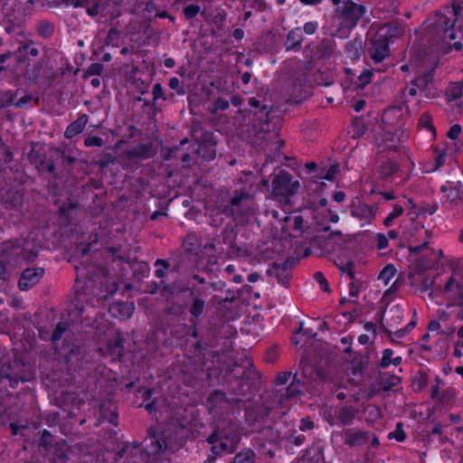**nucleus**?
I'll list each match as a JSON object with an SVG mask.
<instances>
[{
	"mask_svg": "<svg viewBox=\"0 0 463 463\" xmlns=\"http://www.w3.org/2000/svg\"><path fill=\"white\" fill-rule=\"evenodd\" d=\"M463 12V1L452 5V18L441 13H436L427 20L424 38L435 50L454 48L459 51L463 47V34L457 25Z\"/></svg>",
	"mask_w": 463,
	"mask_h": 463,
	"instance_id": "nucleus-1",
	"label": "nucleus"
},
{
	"mask_svg": "<svg viewBox=\"0 0 463 463\" xmlns=\"http://www.w3.org/2000/svg\"><path fill=\"white\" fill-rule=\"evenodd\" d=\"M232 379L229 383V391L237 396H245L250 392L254 384L253 375L257 372L253 368V362L248 356L241 358L240 364L235 362L230 369Z\"/></svg>",
	"mask_w": 463,
	"mask_h": 463,
	"instance_id": "nucleus-2",
	"label": "nucleus"
},
{
	"mask_svg": "<svg viewBox=\"0 0 463 463\" xmlns=\"http://www.w3.org/2000/svg\"><path fill=\"white\" fill-rule=\"evenodd\" d=\"M38 256L37 250H28L20 240H8L0 243V263L17 266L23 262H33Z\"/></svg>",
	"mask_w": 463,
	"mask_h": 463,
	"instance_id": "nucleus-3",
	"label": "nucleus"
},
{
	"mask_svg": "<svg viewBox=\"0 0 463 463\" xmlns=\"http://www.w3.org/2000/svg\"><path fill=\"white\" fill-rule=\"evenodd\" d=\"M343 443L350 449H357L365 447L367 451L380 447V439L378 436L369 430L360 428L348 427L340 432Z\"/></svg>",
	"mask_w": 463,
	"mask_h": 463,
	"instance_id": "nucleus-4",
	"label": "nucleus"
},
{
	"mask_svg": "<svg viewBox=\"0 0 463 463\" xmlns=\"http://www.w3.org/2000/svg\"><path fill=\"white\" fill-rule=\"evenodd\" d=\"M439 294L448 302V307H463V278L458 277V271L455 270L453 274L445 282L443 288H436L431 291L430 296Z\"/></svg>",
	"mask_w": 463,
	"mask_h": 463,
	"instance_id": "nucleus-5",
	"label": "nucleus"
},
{
	"mask_svg": "<svg viewBox=\"0 0 463 463\" xmlns=\"http://www.w3.org/2000/svg\"><path fill=\"white\" fill-rule=\"evenodd\" d=\"M250 202L251 196L249 193L235 190L229 203L222 206V213L237 221L249 214Z\"/></svg>",
	"mask_w": 463,
	"mask_h": 463,
	"instance_id": "nucleus-6",
	"label": "nucleus"
},
{
	"mask_svg": "<svg viewBox=\"0 0 463 463\" xmlns=\"http://www.w3.org/2000/svg\"><path fill=\"white\" fill-rule=\"evenodd\" d=\"M298 181H294L292 175L281 171L272 179V194L276 199L282 201L298 193Z\"/></svg>",
	"mask_w": 463,
	"mask_h": 463,
	"instance_id": "nucleus-7",
	"label": "nucleus"
},
{
	"mask_svg": "<svg viewBox=\"0 0 463 463\" xmlns=\"http://www.w3.org/2000/svg\"><path fill=\"white\" fill-rule=\"evenodd\" d=\"M185 291L189 292V297L191 298L187 307L191 316L189 322H193L194 320H198V318L203 314L206 305L205 298H207L210 293H204L203 289H197L194 283L186 288H184L180 289V292Z\"/></svg>",
	"mask_w": 463,
	"mask_h": 463,
	"instance_id": "nucleus-8",
	"label": "nucleus"
},
{
	"mask_svg": "<svg viewBox=\"0 0 463 463\" xmlns=\"http://www.w3.org/2000/svg\"><path fill=\"white\" fill-rule=\"evenodd\" d=\"M193 137L198 144V154L205 160L211 161L216 156V141L213 132H203L197 136L198 129L194 127L192 129Z\"/></svg>",
	"mask_w": 463,
	"mask_h": 463,
	"instance_id": "nucleus-9",
	"label": "nucleus"
},
{
	"mask_svg": "<svg viewBox=\"0 0 463 463\" xmlns=\"http://www.w3.org/2000/svg\"><path fill=\"white\" fill-rule=\"evenodd\" d=\"M365 12L364 5H358L352 0H346L341 8L340 19L345 27L354 28Z\"/></svg>",
	"mask_w": 463,
	"mask_h": 463,
	"instance_id": "nucleus-10",
	"label": "nucleus"
},
{
	"mask_svg": "<svg viewBox=\"0 0 463 463\" xmlns=\"http://www.w3.org/2000/svg\"><path fill=\"white\" fill-rule=\"evenodd\" d=\"M270 408L264 405H257L245 410V420L252 431L260 432L263 430V422L269 417Z\"/></svg>",
	"mask_w": 463,
	"mask_h": 463,
	"instance_id": "nucleus-11",
	"label": "nucleus"
},
{
	"mask_svg": "<svg viewBox=\"0 0 463 463\" xmlns=\"http://www.w3.org/2000/svg\"><path fill=\"white\" fill-rule=\"evenodd\" d=\"M28 159L32 164L36 165L40 173L54 174L55 160L57 159L54 149L50 151V156H47L43 154L40 150L33 148L28 154Z\"/></svg>",
	"mask_w": 463,
	"mask_h": 463,
	"instance_id": "nucleus-12",
	"label": "nucleus"
},
{
	"mask_svg": "<svg viewBox=\"0 0 463 463\" xmlns=\"http://www.w3.org/2000/svg\"><path fill=\"white\" fill-rule=\"evenodd\" d=\"M390 43L386 39L383 32H377L371 41V46L368 49L369 54L375 63L382 62L390 55Z\"/></svg>",
	"mask_w": 463,
	"mask_h": 463,
	"instance_id": "nucleus-13",
	"label": "nucleus"
},
{
	"mask_svg": "<svg viewBox=\"0 0 463 463\" xmlns=\"http://www.w3.org/2000/svg\"><path fill=\"white\" fill-rule=\"evenodd\" d=\"M411 85L415 86L423 93L425 98L433 99L439 96L438 89L434 81V75L431 71L415 77L411 80Z\"/></svg>",
	"mask_w": 463,
	"mask_h": 463,
	"instance_id": "nucleus-14",
	"label": "nucleus"
},
{
	"mask_svg": "<svg viewBox=\"0 0 463 463\" xmlns=\"http://www.w3.org/2000/svg\"><path fill=\"white\" fill-rule=\"evenodd\" d=\"M44 273V269L41 267L24 269L18 280V288L23 291L29 290L41 281Z\"/></svg>",
	"mask_w": 463,
	"mask_h": 463,
	"instance_id": "nucleus-15",
	"label": "nucleus"
},
{
	"mask_svg": "<svg viewBox=\"0 0 463 463\" xmlns=\"http://www.w3.org/2000/svg\"><path fill=\"white\" fill-rule=\"evenodd\" d=\"M335 47V43L332 38H324L318 43H310L307 45L311 57L316 60H326L330 58Z\"/></svg>",
	"mask_w": 463,
	"mask_h": 463,
	"instance_id": "nucleus-16",
	"label": "nucleus"
},
{
	"mask_svg": "<svg viewBox=\"0 0 463 463\" xmlns=\"http://www.w3.org/2000/svg\"><path fill=\"white\" fill-rule=\"evenodd\" d=\"M358 414V410L352 405H345L339 408L334 416H330L327 422L333 425H341L348 428L352 425Z\"/></svg>",
	"mask_w": 463,
	"mask_h": 463,
	"instance_id": "nucleus-17",
	"label": "nucleus"
},
{
	"mask_svg": "<svg viewBox=\"0 0 463 463\" xmlns=\"http://www.w3.org/2000/svg\"><path fill=\"white\" fill-rule=\"evenodd\" d=\"M156 150L153 143L138 144L136 146L125 151V156L128 160H146L154 157Z\"/></svg>",
	"mask_w": 463,
	"mask_h": 463,
	"instance_id": "nucleus-18",
	"label": "nucleus"
},
{
	"mask_svg": "<svg viewBox=\"0 0 463 463\" xmlns=\"http://www.w3.org/2000/svg\"><path fill=\"white\" fill-rule=\"evenodd\" d=\"M125 338L119 333L117 334L115 339L107 344L104 348L100 350L104 352V356H109L112 361H118L124 355Z\"/></svg>",
	"mask_w": 463,
	"mask_h": 463,
	"instance_id": "nucleus-19",
	"label": "nucleus"
},
{
	"mask_svg": "<svg viewBox=\"0 0 463 463\" xmlns=\"http://www.w3.org/2000/svg\"><path fill=\"white\" fill-rule=\"evenodd\" d=\"M69 447L66 440L54 442L53 446L45 454L51 463H66L68 460Z\"/></svg>",
	"mask_w": 463,
	"mask_h": 463,
	"instance_id": "nucleus-20",
	"label": "nucleus"
},
{
	"mask_svg": "<svg viewBox=\"0 0 463 463\" xmlns=\"http://www.w3.org/2000/svg\"><path fill=\"white\" fill-rule=\"evenodd\" d=\"M377 206L369 205L367 203H358L351 209V214L353 217L370 223L374 220L376 215Z\"/></svg>",
	"mask_w": 463,
	"mask_h": 463,
	"instance_id": "nucleus-21",
	"label": "nucleus"
},
{
	"mask_svg": "<svg viewBox=\"0 0 463 463\" xmlns=\"http://www.w3.org/2000/svg\"><path fill=\"white\" fill-rule=\"evenodd\" d=\"M291 266L292 262L285 260L282 263L274 262L272 264L271 275H274L278 282L282 286H287L291 279Z\"/></svg>",
	"mask_w": 463,
	"mask_h": 463,
	"instance_id": "nucleus-22",
	"label": "nucleus"
},
{
	"mask_svg": "<svg viewBox=\"0 0 463 463\" xmlns=\"http://www.w3.org/2000/svg\"><path fill=\"white\" fill-rule=\"evenodd\" d=\"M135 310V306L131 302H116L109 307V314L116 318L125 320L131 317Z\"/></svg>",
	"mask_w": 463,
	"mask_h": 463,
	"instance_id": "nucleus-23",
	"label": "nucleus"
},
{
	"mask_svg": "<svg viewBox=\"0 0 463 463\" xmlns=\"http://www.w3.org/2000/svg\"><path fill=\"white\" fill-rule=\"evenodd\" d=\"M446 200L443 203L450 209H458L463 204V184L457 182L452 185L450 191L446 194Z\"/></svg>",
	"mask_w": 463,
	"mask_h": 463,
	"instance_id": "nucleus-24",
	"label": "nucleus"
},
{
	"mask_svg": "<svg viewBox=\"0 0 463 463\" xmlns=\"http://www.w3.org/2000/svg\"><path fill=\"white\" fill-rule=\"evenodd\" d=\"M99 420L108 421L115 426L118 424V413L115 403L110 401L103 402L99 405Z\"/></svg>",
	"mask_w": 463,
	"mask_h": 463,
	"instance_id": "nucleus-25",
	"label": "nucleus"
},
{
	"mask_svg": "<svg viewBox=\"0 0 463 463\" xmlns=\"http://www.w3.org/2000/svg\"><path fill=\"white\" fill-rule=\"evenodd\" d=\"M182 249L184 253L182 255V260L188 258L189 255L193 254L197 250V238L195 234L189 233L185 236L183 241ZM183 260H180L175 266V270L178 272H183Z\"/></svg>",
	"mask_w": 463,
	"mask_h": 463,
	"instance_id": "nucleus-26",
	"label": "nucleus"
},
{
	"mask_svg": "<svg viewBox=\"0 0 463 463\" xmlns=\"http://www.w3.org/2000/svg\"><path fill=\"white\" fill-rule=\"evenodd\" d=\"M303 34L300 27L290 30L287 34L285 48L287 51L299 52L303 43Z\"/></svg>",
	"mask_w": 463,
	"mask_h": 463,
	"instance_id": "nucleus-27",
	"label": "nucleus"
},
{
	"mask_svg": "<svg viewBox=\"0 0 463 463\" xmlns=\"http://www.w3.org/2000/svg\"><path fill=\"white\" fill-rule=\"evenodd\" d=\"M88 119L89 118L86 114L80 116L75 121L66 128L64 137L66 138H72L81 133L88 123Z\"/></svg>",
	"mask_w": 463,
	"mask_h": 463,
	"instance_id": "nucleus-28",
	"label": "nucleus"
},
{
	"mask_svg": "<svg viewBox=\"0 0 463 463\" xmlns=\"http://www.w3.org/2000/svg\"><path fill=\"white\" fill-rule=\"evenodd\" d=\"M188 280H187V287L192 286L190 279H194L197 282V285L194 284L197 287V289H203L204 293H210V288L213 290H215L216 288L214 287V283L208 282L205 280V279L198 274V272H195L194 269H189L187 273Z\"/></svg>",
	"mask_w": 463,
	"mask_h": 463,
	"instance_id": "nucleus-29",
	"label": "nucleus"
},
{
	"mask_svg": "<svg viewBox=\"0 0 463 463\" xmlns=\"http://www.w3.org/2000/svg\"><path fill=\"white\" fill-rule=\"evenodd\" d=\"M76 207L77 204L71 202L59 207L58 217L64 225L71 223Z\"/></svg>",
	"mask_w": 463,
	"mask_h": 463,
	"instance_id": "nucleus-30",
	"label": "nucleus"
},
{
	"mask_svg": "<svg viewBox=\"0 0 463 463\" xmlns=\"http://www.w3.org/2000/svg\"><path fill=\"white\" fill-rule=\"evenodd\" d=\"M302 460L304 463H319L324 460L323 450L319 446H310L306 450L302 456Z\"/></svg>",
	"mask_w": 463,
	"mask_h": 463,
	"instance_id": "nucleus-31",
	"label": "nucleus"
},
{
	"mask_svg": "<svg viewBox=\"0 0 463 463\" xmlns=\"http://www.w3.org/2000/svg\"><path fill=\"white\" fill-rule=\"evenodd\" d=\"M398 170L399 165L397 162L392 159H387L380 165L379 175L383 180H385L394 175Z\"/></svg>",
	"mask_w": 463,
	"mask_h": 463,
	"instance_id": "nucleus-32",
	"label": "nucleus"
},
{
	"mask_svg": "<svg viewBox=\"0 0 463 463\" xmlns=\"http://www.w3.org/2000/svg\"><path fill=\"white\" fill-rule=\"evenodd\" d=\"M445 95L449 101L457 100L463 96V81L450 82Z\"/></svg>",
	"mask_w": 463,
	"mask_h": 463,
	"instance_id": "nucleus-33",
	"label": "nucleus"
},
{
	"mask_svg": "<svg viewBox=\"0 0 463 463\" xmlns=\"http://www.w3.org/2000/svg\"><path fill=\"white\" fill-rule=\"evenodd\" d=\"M363 47L361 40L354 39L346 43L345 46V52L346 55L351 59H358L360 57V52Z\"/></svg>",
	"mask_w": 463,
	"mask_h": 463,
	"instance_id": "nucleus-34",
	"label": "nucleus"
},
{
	"mask_svg": "<svg viewBox=\"0 0 463 463\" xmlns=\"http://www.w3.org/2000/svg\"><path fill=\"white\" fill-rule=\"evenodd\" d=\"M36 32L40 37L48 39L54 33V24L48 20H41L36 24Z\"/></svg>",
	"mask_w": 463,
	"mask_h": 463,
	"instance_id": "nucleus-35",
	"label": "nucleus"
},
{
	"mask_svg": "<svg viewBox=\"0 0 463 463\" xmlns=\"http://www.w3.org/2000/svg\"><path fill=\"white\" fill-rule=\"evenodd\" d=\"M226 255L230 259H241L249 256V251L244 245H238L236 242L226 250Z\"/></svg>",
	"mask_w": 463,
	"mask_h": 463,
	"instance_id": "nucleus-36",
	"label": "nucleus"
},
{
	"mask_svg": "<svg viewBox=\"0 0 463 463\" xmlns=\"http://www.w3.org/2000/svg\"><path fill=\"white\" fill-rule=\"evenodd\" d=\"M207 405L211 411L215 410L221 403L226 402V393L223 391L215 390L207 398Z\"/></svg>",
	"mask_w": 463,
	"mask_h": 463,
	"instance_id": "nucleus-37",
	"label": "nucleus"
},
{
	"mask_svg": "<svg viewBox=\"0 0 463 463\" xmlns=\"http://www.w3.org/2000/svg\"><path fill=\"white\" fill-rule=\"evenodd\" d=\"M53 437L51 432L47 430H44L39 439V451L41 453H44V455L48 452L49 449L53 446Z\"/></svg>",
	"mask_w": 463,
	"mask_h": 463,
	"instance_id": "nucleus-38",
	"label": "nucleus"
},
{
	"mask_svg": "<svg viewBox=\"0 0 463 463\" xmlns=\"http://www.w3.org/2000/svg\"><path fill=\"white\" fill-rule=\"evenodd\" d=\"M64 356L66 362H70L74 357L78 356L80 354V345L75 343L70 345L67 342V339L64 340V344L62 346Z\"/></svg>",
	"mask_w": 463,
	"mask_h": 463,
	"instance_id": "nucleus-39",
	"label": "nucleus"
},
{
	"mask_svg": "<svg viewBox=\"0 0 463 463\" xmlns=\"http://www.w3.org/2000/svg\"><path fill=\"white\" fill-rule=\"evenodd\" d=\"M255 453L251 449H245L237 453L232 463H253Z\"/></svg>",
	"mask_w": 463,
	"mask_h": 463,
	"instance_id": "nucleus-40",
	"label": "nucleus"
},
{
	"mask_svg": "<svg viewBox=\"0 0 463 463\" xmlns=\"http://www.w3.org/2000/svg\"><path fill=\"white\" fill-rule=\"evenodd\" d=\"M373 75V71H364L354 81V89L363 90L366 85H368L372 81Z\"/></svg>",
	"mask_w": 463,
	"mask_h": 463,
	"instance_id": "nucleus-41",
	"label": "nucleus"
},
{
	"mask_svg": "<svg viewBox=\"0 0 463 463\" xmlns=\"http://www.w3.org/2000/svg\"><path fill=\"white\" fill-rule=\"evenodd\" d=\"M378 32H383L386 34V39L390 43L394 38L399 37L402 33V28L400 25H389L385 24Z\"/></svg>",
	"mask_w": 463,
	"mask_h": 463,
	"instance_id": "nucleus-42",
	"label": "nucleus"
},
{
	"mask_svg": "<svg viewBox=\"0 0 463 463\" xmlns=\"http://www.w3.org/2000/svg\"><path fill=\"white\" fill-rule=\"evenodd\" d=\"M396 269L392 264H387L380 272L378 279L383 281L387 285L390 280L395 276Z\"/></svg>",
	"mask_w": 463,
	"mask_h": 463,
	"instance_id": "nucleus-43",
	"label": "nucleus"
},
{
	"mask_svg": "<svg viewBox=\"0 0 463 463\" xmlns=\"http://www.w3.org/2000/svg\"><path fill=\"white\" fill-rule=\"evenodd\" d=\"M301 393V383L297 379V373L293 376V380L286 390L285 396L287 398L296 397Z\"/></svg>",
	"mask_w": 463,
	"mask_h": 463,
	"instance_id": "nucleus-44",
	"label": "nucleus"
},
{
	"mask_svg": "<svg viewBox=\"0 0 463 463\" xmlns=\"http://www.w3.org/2000/svg\"><path fill=\"white\" fill-rule=\"evenodd\" d=\"M403 213V207L399 204L395 203L393 205L392 211L387 215V217L383 220V224L386 227L392 226L393 221L400 217Z\"/></svg>",
	"mask_w": 463,
	"mask_h": 463,
	"instance_id": "nucleus-45",
	"label": "nucleus"
},
{
	"mask_svg": "<svg viewBox=\"0 0 463 463\" xmlns=\"http://www.w3.org/2000/svg\"><path fill=\"white\" fill-rule=\"evenodd\" d=\"M406 433L403 430V423L399 421L395 425V430L393 431L389 432L388 439H396L398 442H402L406 439Z\"/></svg>",
	"mask_w": 463,
	"mask_h": 463,
	"instance_id": "nucleus-46",
	"label": "nucleus"
},
{
	"mask_svg": "<svg viewBox=\"0 0 463 463\" xmlns=\"http://www.w3.org/2000/svg\"><path fill=\"white\" fill-rule=\"evenodd\" d=\"M68 327H69V324L67 322H63V321L59 322L57 324L55 329L53 330V332L50 337V340L52 343H56L57 341H59L62 337L64 333L68 330Z\"/></svg>",
	"mask_w": 463,
	"mask_h": 463,
	"instance_id": "nucleus-47",
	"label": "nucleus"
},
{
	"mask_svg": "<svg viewBox=\"0 0 463 463\" xmlns=\"http://www.w3.org/2000/svg\"><path fill=\"white\" fill-rule=\"evenodd\" d=\"M221 237L222 243L230 247L235 243L237 234L232 228L225 227L221 232Z\"/></svg>",
	"mask_w": 463,
	"mask_h": 463,
	"instance_id": "nucleus-48",
	"label": "nucleus"
},
{
	"mask_svg": "<svg viewBox=\"0 0 463 463\" xmlns=\"http://www.w3.org/2000/svg\"><path fill=\"white\" fill-rule=\"evenodd\" d=\"M413 388L416 392H420L428 385V375L423 373H420L418 376H415L412 381Z\"/></svg>",
	"mask_w": 463,
	"mask_h": 463,
	"instance_id": "nucleus-49",
	"label": "nucleus"
},
{
	"mask_svg": "<svg viewBox=\"0 0 463 463\" xmlns=\"http://www.w3.org/2000/svg\"><path fill=\"white\" fill-rule=\"evenodd\" d=\"M120 34H121V33L118 29L110 28L109 30L107 37L105 39V44L107 46H109V45L117 46L118 45V41L120 38Z\"/></svg>",
	"mask_w": 463,
	"mask_h": 463,
	"instance_id": "nucleus-50",
	"label": "nucleus"
},
{
	"mask_svg": "<svg viewBox=\"0 0 463 463\" xmlns=\"http://www.w3.org/2000/svg\"><path fill=\"white\" fill-rule=\"evenodd\" d=\"M419 126L435 133V128L432 124V117L428 112H424L420 117Z\"/></svg>",
	"mask_w": 463,
	"mask_h": 463,
	"instance_id": "nucleus-51",
	"label": "nucleus"
},
{
	"mask_svg": "<svg viewBox=\"0 0 463 463\" xmlns=\"http://www.w3.org/2000/svg\"><path fill=\"white\" fill-rule=\"evenodd\" d=\"M201 11V7L198 5L191 4L184 7V15L186 20L194 18Z\"/></svg>",
	"mask_w": 463,
	"mask_h": 463,
	"instance_id": "nucleus-52",
	"label": "nucleus"
},
{
	"mask_svg": "<svg viewBox=\"0 0 463 463\" xmlns=\"http://www.w3.org/2000/svg\"><path fill=\"white\" fill-rule=\"evenodd\" d=\"M165 313L169 316L179 317L184 313V307L178 302H172L165 307Z\"/></svg>",
	"mask_w": 463,
	"mask_h": 463,
	"instance_id": "nucleus-53",
	"label": "nucleus"
},
{
	"mask_svg": "<svg viewBox=\"0 0 463 463\" xmlns=\"http://www.w3.org/2000/svg\"><path fill=\"white\" fill-rule=\"evenodd\" d=\"M104 66L99 62L91 63L84 72V77L98 76L103 71Z\"/></svg>",
	"mask_w": 463,
	"mask_h": 463,
	"instance_id": "nucleus-54",
	"label": "nucleus"
},
{
	"mask_svg": "<svg viewBox=\"0 0 463 463\" xmlns=\"http://www.w3.org/2000/svg\"><path fill=\"white\" fill-rule=\"evenodd\" d=\"M153 99L157 102L158 99L166 100L167 97L165 93L164 88L161 83H156L152 89Z\"/></svg>",
	"mask_w": 463,
	"mask_h": 463,
	"instance_id": "nucleus-55",
	"label": "nucleus"
},
{
	"mask_svg": "<svg viewBox=\"0 0 463 463\" xmlns=\"http://www.w3.org/2000/svg\"><path fill=\"white\" fill-rule=\"evenodd\" d=\"M14 100V95L12 91H6L0 93V110L4 108L13 105Z\"/></svg>",
	"mask_w": 463,
	"mask_h": 463,
	"instance_id": "nucleus-56",
	"label": "nucleus"
},
{
	"mask_svg": "<svg viewBox=\"0 0 463 463\" xmlns=\"http://www.w3.org/2000/svg\"><path fill=\"white\" fill-rule=\"evenodd\" d=\"M314 279L318 283L321 290L330 291L328 281L321 271L315 272Z\"/></svg>",
	"mask_w": 463,
	"mask_h": 463,
	"instance_id": "nucleus-57",
	"label": "nucleus"
},
{
	"mask_svg": "<svg viewBox=\"0 0 463 463\" xmlns=\"http://www.w3.org/2000/svg\"><path fill=\"white\" fill-rule=\"evenodd\" d=\"M18 51L19 52L23 51V52H26L27 54H30L31 56H33V57H36L39 54V51L36 47H34L33 41H29V42L25 43L24 44L21 45L18 48Z\"/></svg>",
	"mask_w": 463,
	"mask_h": 463,
	"instance_id": "nucleus-58",
	"label": "nucleus"
},
{
	"mask_svg": "<svg viewBox=\"0 0 463 463\" xmlns=\"http://www.w3.org/2000/svg\"><path fill=\"white\" fill-rule=\"evenodd\" d=\"M306 440V436L304 434H296L294 431L292 434L287 437V441L290 444H293L297 447H299L304 444Z\"/></svg>",
	"mask_w": 463,
	"mask_h": 463,
	"instance_id": "nucleus-59",
	"label": "nucleus"
},
{
	"mask_svg": "<svg viewBox=\"0 0 463 463\" xmlns=\"http://www.w3.org/2000/svg\"><path fill=\"white\" fill-rule=\"evenodd\" d=\"M393 351L390 348H386L383 352L380 365L382 368H386L392 364Z\"/></svg>",
	"mask_w": 463,
	"mask_h": 463,
	"instance_id": "nucleus-60",
	"label": "nucleus"
},
{
	"mask_svg": "<svg viewBox=\"0 0 463 463\" xmlns=\"http://www.w3.org/2000/svg\"><path fill=\"white\" fill-rule=\"evenodd\" d=\"M337 267L342 273H347L350 279H354L355 272L354 271V263L352 261H348L343 265L337 264Z\"/></svg>",
	"mask_w": 463,
	"mask_h": 463,
	"instance_id": "nucleus-61",
	"label": "nucleus"
},
{
	"mask_svg": "<svg viewBox=\"0 0 463 463\" xmlns=\"http://www.w3.org/2000/svg\"><path fill=\"white\" fill-rule=\"evenodd\" d=\"M85 146H97L100 147L104 145V141L101 137L98 136H90L85 138L84 140Z\"/></svg>",
	"mask_w": 463,
	"mask_h": 463,
	"instance_id": "nucleus-62",
	"label": "nucleus"
},
{
	"mask_svg": "<svg viewBox=\"0 0 463 463\" xmlns=\"http://www.w3.org/2000/svg\"><path fill=\"white\" fill-rule=\"evenodd\" d=\"M54 154L57 156V159L59 157L62 158V164L64 165H71L76 162V158L71 156H66L64 151H61L59 149H54Z\"/></svg>",
	"mask_w": 463,
	"mask_h": 463,
	"instance_id": "nucleus-63",
	"label": "nucleus"
},
{
	"mask_svg": "<svg viewBox=\"0 0 463 463\" xmlns=\"http://www.w3.org/2000/svg\"><path fill=\"white\" fill-rule=\"evenodd\" d=\"M293 220V226H292V229L296 232H303L305 228H304V223H305V221H304V218L301 216V215H296L292 218Z\"/></svg>",
	"mask_w": 463,
	"mask_h": 463,
	"instance_id": "nucleus-64",
	"label": "nucleus"
}]
</instances>
